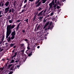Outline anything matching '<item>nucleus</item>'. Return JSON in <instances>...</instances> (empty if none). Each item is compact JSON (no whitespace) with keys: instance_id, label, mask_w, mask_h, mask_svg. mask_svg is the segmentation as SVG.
Listing matches in <instances>:
<instances>
[{"instance_id":"obj_44","label":"nucleus","mask_w":74,"mask_h":74,"mask_svg":"<svg viewBox=\"0 0 74 74\" xmlns=\"http://www.w3.org/2000/svg\"><path fill=\"white\" fill-rule=\"evenodd\" d=\"M55 18H56V20H57V19H58V16H56Z\"/></svg>"},{"instance_id":"obj_12","label":"nucleus","mask_w":74,"mask_h":74,"mask_svg":"<svg viewBox=\"0 0 74 74\" xmlns=\"http://www.w3.org/2000/svg\"><path fill=\"white\" fill-rule=\"evenodd\" d=\"M14 45H15V43H11L10 45V46L11 47H13L14 46Z\"/></svg>"},{"instance_id":"obj_32","label":"nucleus","mask_w":74,"mask_h":74,"mask_svg":"<svg viewBox=\"0 0 74 74\" xmlns=\"http://www.w3.org/2000/svg\"><path fill=\"white\" fill-rule=\"evenodd\" d=\"M29 1L30 2H33V1H34V0H29Z\"/></svg>"},{"instance_id":"obj_11","label":"nucleus","mask_w":74,"mask_h":74,"mask_svg":"<svg viewBox=\"0 0 74 74\" xmlns=\"http://www.w3.org/2000/svg\"><path fill=\"white\" fill-rule=\"evenodd\" d=\"M16 60L15 61V62L16 63H18V62H19V60H20L18 58H17Z\"/></svg>"},{"instance_id":"obj_31","label":"nucleus","mask_w":74,"mask_h":74,"mask_svg":"<svg viewBox=\"0 0 74 74\" xmlns=\"http://www.w3.org/2000/svg\"><path fill=\"white\" fill-rule=\"evenodd\" d=\"M27 0H25L24 3H27Z\"/></svg>"},{"instance_id":"obj_56","label":"nucleus","mask_w":74,"mask_h":74,"mask_svg":"<svg viewBox=\"0 0 74 74\" xmlns=\"http://www.w3.org/2000/svg\"><path fill=\"white\" fill-rule=\"evenodd\" d=\"M58 4V5H61V3H58V4Z\"/></svg>"},{"instance_id":"obj_25","label":"nucleus","mask_w":74,"mask_h":74,"mask_svg":"<svg viewBox=\"0 0 74 74\" xmlns=\"http://www.w3.org/2000/svg\"><path fill=\"white\" fill-rule=\"evenodd\" d=\"M27 5V4H25L23 7V8H26V5Z\"/></svg>"},{"instance_id":"obj_7","label":"nucleus","mask_w":74,"mask_h":74,"mask_svg":"<svg viewBox=\"0 0 74 74\" xmlns=\"http://www.w3.org/2000/svg\"><path fill=\"white\" fill-rule=\"evenodd\" d=\"M17 55V52H15L14 53V55L12 56L11 57L12 59H15V58H15L16 57V56Z\"/></svg>"},{"instance_id":"obj_62","label":"nucleus","mask_w":74,"mask_h":74,"mask_svg":"<svg viewBox=\"0 0 74 74\" xmlns=\"http://www.w3.org/2000/svg\"><path fill=\"white\" fill-rule=\"evenodd\" d=\"M36 15H35L34 16V18H35V19H36Z\"/></svg>"},{"instance_id":"obj_34","label":"nucleus","mask_w":74,"mask_h":74,"mask_svg":"<svg viewBox=\"0 0 74 74\" xmlns=\"http://www.w3.org/2000/svg\"><path fill=\"white\" fill-rule=\"evenodd\" d=\"M24 40L26 42L28 41H29V40L27 39H25V40Z\"/></svg>"},{"instance_id":"obj_14","label":"nucleus","mask_w":74,"mask_h":74,"mask_svg":"<svg viewBox=\"0 0 74 74\" xmlns=\"http://www.w3.org/2000/svg\"><path fill=\"white\" fill-rule=\"evenodd\" d=\"M49 21H48L46 23L45 25L46 26H47L48 25H49Z\"/></svg>"},{"instance_id":"obj_36","label":"nucleus","mask_w":74,"mask_h":74,"mask_svg":"<svg viewBox=\"0 0 74 74\" xmlns=\"http://www.w3.org/2000/svg\"><path fill=\"white\" fill-rule=\"evenodd\" d=\"M27 49L28 51L29 50V49H30V47H29V46H28L27 47Z\"/></svg>"},{"instance_id":"obj_40","label":"nucleus","mask_w":74,"mask_h":74,"mask_svg":"<svg viewBox=\"0 0 74 74\" xmlns=\"http://www.w3.org/2000/svg\"><path fill=\"white\" fill-rule=\"evenodd\" d=\"M11 9H10V10H9V13H11Z\"/></svg>"},{"instance_id":"obj_43","label":"nucleus","mask_w":74,"mask_h":74,"mask_svg":"<svg viewBox=\"0 0 74 74\" xmlns=\"http://www.w3.org/2000/svg\"><path fill=\"white\" fill-rule=\"evenodd\" d=\"M48 30V28H45V29H44V30L45 31H46V30Z\"/></svg>"},{"instance_id":"obj_52","label":"nucleus","mask_w":74,"mask_h":74,"mask_svg":"<svg viewBox=\"0 0 74 74\" xmlns=\"http://www.w3.org/2000/svg\"><path fill=\"white\" fill-rule=\"evenodd\" d=\"M45 12H46V10H45L44 11V12H43V14H44L45 13Z\"/></svg>"},{"instance_id":"obj_13","label":"nucleus","mask_w":74,"mask_h":74,"mask_svg":"<svg viewBox=\"0 0 74 74\" xmlns=\"http://www.w3.org/2000/svg\"><path fill=\"white\" fill-rule=\"evenodd\" d=\"M38 11H41L42 10V8L40 7H39V8L38 9Z\"/></svg>"},{"instance_id":"obj_42","label":"nucleus","mask_w":74,"mask_h":74,"mask_svg":"<svg viewBox=\"0 0 74 74\" xmlns=\"http://www.w3.org/2000/svg\"><path fill=\"white\" fill-rule=\"evenodd\" d=\"M52 22H51L49 24L51 26V25H52Z\"/></svg>"},{"instance_id":"obj_61","label":"nucleus","mask_w":74,"mask_h":74,"mask_svg":"<svg viewBox=\"0 0 74 74\" xmlns=\"http://www.w3.org/2000/svg\"><path fill=\"white\" fill-rule=\"evenodd\" d=\"M1 12H2V11H0V15L1 14Z\"/></svg>"},{"instance_id":"obj_33","label":"nucleus","mask_w":74,"mask_h":74,"mask_svg":"<svg viewBox=\"0 0 74 74\" xmlns=\"http://www.w3.org/2000/svg\"><path fill=\"white\" fill-rule=\"evenodd\" d=\"M0 70H1V71H3V68H0Z\"/></svg>"},{"instance_id":"obj_41","label":"nucleus","mask_w":74,"mask_h":74,"mask_svg":"<svg viewBox=\"0 0 74 74\" xmlns=\"http://www.w3.org/2000/svg\"><path fill=\"white\" fill-rule=\"evenodd\" d=\"M21 47H23V46H24V44H21Z\"/></svg>"},{"instance_id":"obj_51","label":"nucleus","mask_w":74,"mask_h":74,"mask_svg":"<svg viewBox=\"0 0 74 74\" xmlns=\"http://www.w3.org/2000/svg\"><path fill=\"white\" fill-rule=\"evenodd\" d=\"M21 6H22V4L21 3L20 5V7H21Z\"/></svg>"},{"instance_id":"obj_21","label":"nucleus","mask_w":74,"mask_h":74,"mask_svg":"<svg viewBox=\"0 0 74 74\" xmlns=\"http://www.w3.org/2000/svg\"><path fill=\"white\" fill-rule=\"evenodd\" d=\"M40 27V25H39L37 27V30H38V29H39Z\"/></svg>"},{"instance_id":"obj_15","label":"nucleus","mask_w":74,"mask_h":74,"mask_svg":"<svg viewBox=\"0 0 74 74\" xmlns=\"http://www.w3.org/2000/svg\"><path fill=\"white\" fill-rule=\"evenodd\" d=\"M14 38H15V36H12L10 39H11V40H13V39H14Z\"/></svg>"},{"instance_id":"obj_27","label":"nucleus","mask_w":74,"mask_h":74,"mask_svg":"<svg viewBox=\"0 0 74 74\" xmlns=\"http://www.w3.org/2000/svg\"><path fill=\"white\" fill-rule=\"evenodd\" d=\"M53 12H52L50 14V16H52L53 15Z\"/></svg>"},{"instance_id":"obj_60","label":"nucleus","mask_w":74,"mask_h":74,"mask_svg":"<svg viewBox=\"0 0 74 74\" xmlns=\"http://www.w3.org/2000/svg\"><path fill=\"white\" fill-rule=\"evenodd\" d=\"M47 29H48V30H49V29H50V27H49L48 28H47Z\"/></svg>"},{"instance_id":"obj_50","label":"nucleus","mask_w":74,"mask_h":74,"mask_svg":"<svg viewBox=\"0 0 74 74\" xmlns=\"http://www.w3.org/2000/svg\"><path fill=\"white\" fill-rule=\"evenodd\" d=\"M3 5H4V3H2L1 6L2 7H3Z\"/></svg>"},{"instance_id":"obj_23","label":"nucleus","mask_w":74,"mask_h":74,"mask_svg":"<svg viewBox=\"0 0 74 74\" xmlns=\"http://www.w3.org/2000/svg\"><path fill=\"white\" fill-rule=\"evenodd\" d=\"M2 39V40H4V34L3 35Z\"/></svg>"},{"instance_id":"obj_63","label":"nucleus","mask_w":74,"mask_h":74,"mask_svg":"<svg viewBox=\"0 0 74 74\" xmlns=\"http://www.w3.org/2000/svg\"><path fill=\"white\" fill-rule=\"evenodd\" d=\"M14 51H15V49L14 50H13L12 51V53H13L14 52Z\"/></svg>"},{"instance_id":"obj_9","label":"nucleus","mask_w":74,"mask_h":74,"mask_svg":"<svg viewBox=\"0 0 74 74\" xmlns=\"http://www.w3.org/2000/svg\"><path fill=\"white\" fill-rule=\"evenodd\" d=\"M9 4H10V2H8V1L7 2L5 3V5L6 7H7L9 5Z\"/></svg>"},{"instance_id":"obj_46","label":"nucleus","mask_w":74,"mask_h":74,"mask_svg":"<svg viewBox=\"0 0 74 74\" xmlns=\"http://www.w3.org/2000/svg\"><path fill=\"white\" fill-rule=\"evenodd\" d=\"M38 11L36 13V14L35 15H36L38 14Z\"/></svg>"},{"instance_id":"obj_54","label":"nucleus","mask_w":74,"mask_h":74,"mask_svg":"<svg viewBox=\"0 0 74 74\" xmlns=\"http://www.w3.org/2000/svg\"><path fill=\"white\" fill-rule=\"evenodd\" d=\"M22 31L23 33H24V32H25V30H22Z\"/></svg>"},{"instance_id":"obj_30","label":"nucleus","mask_w":74,"mask_h":74,"mask_svg":"<svg viewBox=\"0 0 74 74\" xmlns=\"http://www.w3.org/2000/svg\"><path fill=\"white\" fill-rule=\"evenodd\" d=\"M21 20H17L16 21V22H21Z\"/></svg>"},{"instance_id":"obj_18","label":"nucleus","mask_w":74,"mask_h":74,"mask_svg":"<svg viewBox=\"0 0 74 74\" xmlns=\"http://www.w3.org/2000/svg\"><path fill=\"white\" fill-rule=\"evenodd\" d=\"M47 0H42V3H43V4L45 3V2L47 1Z\"/></svg>"},{"instance_id":"obj_35","label":"nucleus","mask_w":74,"mask_h":74,"mask_svg":"<svg viewBox=\"0 0 74 74\" xmlns=\"http://www.w3.org/2000/svg\"><path fill=\"white\" fill-rule=\"evenodd\" d=\"M50 27V29L51 30L53 28V27Z\"/></svg>"},{"instance_id":"obj_22","label":"nucleus","mask_w":74,"mask_h":74,"mask_svg":"<svg viewBox=\"0 0 74 74\" xmlns=\"http://www.w3.org/2000/svg\"><path fill=\"white\" fill-rule=\"evenodd\" d=\"M28 20H29V19L28 18L27 19H25V21H26V22H27V23H28Z\"/></svg>"},{"instance_id":"obj_58","label":"nucleus","mask_w":74,"mask_h":74,"mask_svg":"<svg viewBox=\"0 0 74 74\" xmlns=\"http://www.w3.org/2000/svg\"><path fill=\"white\" fill-rule=\"evenodd\" d=\"M45 22H46V20H45V19L44 20V21H43V22L44 23H45Z\"/></svg>"},{"instance_id":"obj_24","label":"nucleus","mask_w":74,"mask_h":74,"mask_svg":"<svg viewBox=\"0 0 74 74\" xmlns=\"http://www.w3.org/2000/svg\"><path fill=\"white\" fill-rule=\"evenodd\" d=\"M3 50H4V49L1 48H0V52H2Z\"/></svg>"},{"instance_id":"obj_45","label":"nucleus","mask_w":74,"mask_h":74,"mask_svg":"<svg viewBox=\"0 0 74 74\" xmlns=\"http://www.w3.org/2000/svg\"><path fill=\"white\" fill-rule=\"evenodd\" d=\"M24 51L25 50H21V52H24Z\"/></svg>"},{"instance_id":"obj_5","label":"nucleus","mask_w":74,"mask_h":74,"mask_svg":"<svg viewBox=\"0 0 74 74\" xmlns=\"http://www.w3.org/2000/svg\"><path fill=\"white\" fill-rule=\"evenodd\" d=\"M44 12V10H42L38 14V16H42V15H43V12Z\"/></svg>"},{"instance_id":"obj_37","label":"nucleus","mask_w":74,"mask_h":74,"mask_svg":"<svg viewBox=\"0 0 74 74\" xmlns=\"http://www.w3.org/2000/svg\"><path fill=\"white\" fill-rule=\"evenodd\" d=\"M57 9H59V8H60V7L59 6H57Z\"/></svg>"},{"instance_id":"obj_28","label":"nucleus","mask_w":74,"mask_h":74,"mask_svg":"<svg viewBox=\"0 0 74 74\" xmlns=\"http://www.w3.org/2000/svg\"><path fill=\"white\" fill-rule=\"evenodd\" d=\"M14 60H12L11 61V63H14Z\"/></svg>"},{"instance_id":"obj_8","label":"nucleus","mask_w":74,"mask_h":74,"mask_svg":"<svg viewBox=\"0 0 74 74\" xmlns=\"http://www.w3.org/2000/svg\"><path fill=\"white\" fill-rule=\"evenodd\" d=\"M16 32H15V30H14L13 32H12L11 34V35L15 36V35L16 34Z\"/></svg>"},{"instance_id":"obj_17","label":"nucleus","mask_w":74,"mask_h":74,"mask_svg":"<svg viewBox=\"0 0 74 74\" xmlns=\"http://www.w3.org/2000/svg\"><path fill=\"white\" fill-rule=\"evenodd\" d=\"M9 9H10V7H8V8H6L5 9V11H7V10H9Z\"/></svg>"},{"instance_id":"obj_57","label":"nucleus","mask_w":74,"mask_h":74,"mask_svg":"<svg viewBox=\"0 0 74 74\" xmlns=\"http://www.w3.org/2000/svg\"><path fill=\"white\" fill-rule=\"evenodd\" d=\"M37 48H38V49H39V48H40V46H38L37 47Z\"/></svg>"},{"instance_id":"obj_64","label":"nucleus","mask_w":74,"mask_h":74,"mask_svg":"<svg viewBox=\"0 0 74 74\" xmlns=\"http://www.w3.org/2000/svg\"><path fill=\"white\" fill-rule=\"evenodd\" d=\"M60 3L59 1H58L57 3V4H59Z\"/></svg>"},{"instance_id":"obj_3","label":"nucleus","mask_w":74,"mask_h":74,"mask_svg":"<svg viewBox=\"0 0 74 74\" xmlns=\"http://www.w3.org/2000/svg\"><path fill=\"white\" fill-rule=\"evenodd\" d=\"M28 51V50H26V51H25V53H27L28 55V56H32V51L30 53V51Z\"/></svg>"},{"instance_id":"obj_53","label":"nucleus","mask_w":74,"mask_h":74,"mask_svg":"<svg viewBox=\"0 0 74 74\" xmlns=\"http://www.w3.org/2000/svg\"><path fill=\"white\" fill-rule=\"evenodd\" d=\"M42 18H43V17L40 16V17L39 18H40V19H42Z\"/></svg>"},{"instance_id":"obj_10","label":"nucleus","mask_w":74,"mask_h":74,"mask_svg":"<svg viewBox=\"0 0 74 74\" xmlns=\"http://www.w3.org/2000/svg\"><path fill=\"white\" fill-rule=\"evenodd\" d=\"M21 24V22L20 23L17 25V27L16 28V30H19V26H20V25Z\"/></svg>"},{"instance_id":"obj_26","label":"nucleus","mask_w":74,"mask_h":74,"mask_svg":"<svg viewBox=\"0 0 74 74\" xmlns=\"http://www.w3.org/2000/svg\"><path fill=\"white\" fill-rule=\"evenodd\" d=\"M12 73H14L13 71H11L8 74H12Z\"/></svg>"},{"instance_id":"obj_2","label":"nucleus","mask_w":74,"mask_h":74,"mask_svg":"<svg viewBox=\"0 0 74 74\" xmlns=\"http://www.w3.org/2000/svg\"><path fill=\"white\" fill-rule=\"evenodd\" d=\"M49 5L50 6L49 8H52L53 5V6L54 8L56 10V6L58 5L57 3L55 4V2H54V0H53L52 2L49 4Z\"/></svg>"},{"instance_id":"obj_1","label":"nucleus","mask_w":74,"mask_h":74,"mask_svg":"<svg viewBox=\"0 0 74 74\" xmlns=\"http://www.w3.org/2000/svg\"><path fill=\"white\" fill-rule=\"evenodd\" d=\"M16 26V25H8L7 27V32L6 34V38L8 42H11V38L8 36L10 35L11 32H12V29H14L15 27Z\"/></svg>"},{"instance_id":"obj_20","label":"nucleus","mask_w":74,"mask_h":74,"mask_svg":"<svg viewBox=\"0 0 74 74\" xmlns=\"http://www.w3.org/2000/svg\"><path fill=\"white\" fill-rule=\"evenodd\" d=\"M9 22L10 23H12V22H13V20H9Z\"/></svg>"},{"instance_id":"obj_4","label":"nucleus","mask_w":74,"mask_h":74,"mask_svg":"<svg viewBox=\"0 0 74 74\" xmlns=\"http://www.w3.org/2000/svg\"><path fill=\"white\" fill-rule=\"evenodd\" d=\"M38 3V4H37ZM41 1H40L39 2L38 1H37L36 3H35V4H37L36 5V7H38V6H40V4H41Z\"/></svg>"},{"instance_id":"obj_49","label":"nucleus","mask_w":74,"mask_h":74,"mask_svg":"<svg viewBox=\"0 0 74 74\" xmlns=\"http://www.w3.org/2000/svg\"><path fill=\"white\" fill-rule=\"evenodd\" d=\"M25 10L23 9V10H22L21 11V13H23V11H24Z\"/></svg>"},{"instance_id":"obj_55","label":"nucleus","mask_w":74,"mask_h":74,"mask_svg":"<svg viewBox=\"0 0 74 74\" xmlns=\"http://www.w3.org/2000/svg\"><path fill=\"white\" fill-rule=\"evenodd\" d=\"M39 19L40 21H42V19H41V18H39Z\"/></svg>"},{"instance_id":"obj_48","label":"nucleus","mask_w":74,"mask_h":74,"mask_svg":"<svg viewBox=\"0 0 74 74\" xmlns=\"http://www.w3.org/2000/svg\"><path fill=\"white\" fill-rule=\"evenodd\" d=\"M16 46H14V47H13V48L14 49H15V48H16Z\"/></svg>"},{"instance_id":"obj_47","label":"nucleus","mask_w":74,"mask_h":74,"mask_svg":"<svg viewBox=\"0 0 74 74\" xmlns=\"http://www.w3.org/2000/svg\"><path fill=\"white\" fill-rule=\"evenodd\" d=\"M46 27H47V26L45 25V26H44L43 27V29H45Z\"/></svg>"},{"instance_id":"obj_38","label":"nucleus","mask_w":74,"mask_h":74,"mask_svg":"<svg viewBox=\"0 0 74 74\" xmlns=\"http://www.w3.org/2000/svg\"><path fill=\"white\" fill-rule=\"evenodd\" d=\"M10 19H11V16H9L8 18V20Z\"/></svg>"},{"instance_id":"obj_19","label":"nucleus","mask_w":74,"mask_h":74,"mask_svg":"<svg viewBox=\"0 0 74 74\" xmlns=\"http://www.w3.org/2000/svg\"><path fill=\"white\" fill-rule=\"evenodd\" d=\"M38 24H37L36 25L35 28V29L34 30V31H35V32H37V30H36V27H37V26H38Z\"/></svg>"},{"instance_id":"obj_59","label":"nucleus","mask_w":74,"mask_h":74,"mask_svg":"<svg viewBox=\"0 0 74 74\" xmlns=\"http://www.w3.org/2000/svg\"><path fill=\"white\" fill-rule=\"evenodd\" d=\"M4 12L5 14H7V11H5Z\"/></svg>"},{"instance_id":"obj_6","label":"nucleus","mask_w":74,"mask_h":74,"mask_svg":"<svg viewBox=\"0 0 74 74\" xmlns=\"http://www.w3.org/2000/svg\"><path fill=\"white\" fill-rule=\"evenodd\" d=\"M16 67L15 66V67L14 68V66H12L10 68V71H15V69H16Z\"/></svg>"},{"instance_id":"obj_16","label":"nucleus","mask_w":74,"mask_h":74,"mask_svg":"<svg viewBox=\"0 0 74 74\" xmlns=\"http://www.w3.org/2000/svg\"><path fill=\"white\" fill-rule=\"evenodd\" d=\"M12 66V64H9L8 65V69H10V67H11Z\"/></svg>"},{"instance_id":"obj_29","label":"nucleus","mask_w":74,"mask_h":74,"mask_svg":"<svg viewBox=\"0 0 74 74\" xmlns=\"http://www.w3.org/2000/svg\"><path fill=\"white\" fill-rule=\"evenodd\" d=\"M56 18L55 17L53 18H52V20L53 21H56Z\"/></svg>"},{"instance_id":"obj_39","label":"nucleus","mask_w":74,"mask_h":74,"mask_svg":"<svg viewBox=\"0 0 74 74\" xmlns=\"http://www.w3.org/2000/svg\"><path fill=\"white\" fill-rule=\"evenodd\" d=\"M54 1H55V3H57V0H54Z\"/></svg>"}]
</instances>
